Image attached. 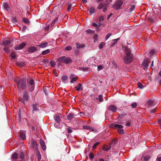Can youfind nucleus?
I'll use <instances>...</instances> for the list:
<instances>
[{"mask_svg": "<svg viewBox=\"0 0 161 161\" xmlns=\"http://www.w3.org/2000/svg\"><path fill=\"white\" fill-rule=\"evenodd\" d=\"M17 83L18 88L19 90L23 89L26 87V80L24 79H17L15 80Z\"/></svg>", "mask_w": 161, "mask_h": 161, "instance_id": "nucleus-1", "label": "nucleus"}, {"mask_svg": "<svg viewBox=\"0 0 161 161\" xmlns=\"http://www.w3.org/2000/svg\"><path fill=\"white\" fill-rule=\"evenodd\" d=\"M58 62L67 64L71 62V60L70 58L66 57L63 56L59 58L58 59Z\"/></svg>", "mask_w": 161, "mask_h": 161, "instance_id": "nucleus-2", "label": "nucleus"}, {"mask_svg": "<svg viewBox=\"0 0 161 161\" xmlns=\"http://www.w3.org/2000/svg\"><path fill=\"white\" fill-rule=\"evenodd\" d=\"M113 127H114L116 129H118V132L119 134H123L124 133V131L122 129L123 126L122 125L118 124H114L113 125Z\"/></svg>", "mask_w": 161, "mask_h": 161, "instance_id": "nucleus-3", "label": "nucleus"}, {"mask_svg": "<svg viewBox=\"0 0 161 161\" xmlns=\"http://www.w3.org/2000/svg\"><path fill=\"white\" fill-rule=\"evenodd\" d=\"M123 3V2L122 1L118 0L115 2V4L113 6V8L116 9H119Z\"/></svg>", "mask_w": 161, "mask_h": 161, "instance_id": "nucleus-4", "label": "nucleus"}, {"mask_svg": "<svg viewBox=\"0 0 161 161\" xmlns=\"http://www.w3.org/2000/svg\"><path fill=\"white\" fill-rule=\"evenodd\" d=\"M133 60L132 56L130 55L127 56L126 55L124 58V60L126 64H128L131 63Z\"/></svg>", "mask_w": 161, "mask_h": 161, "instance_id": "nucleus-5", "label": "nucleus"}, {"mask_svg": "<svg viewBox=\"0 0 161 161\" xmlns=\"http://www.w3.org/2000/svg\"><path fill=\"white\" fill-rule=\"evenodd\" d=\"M157 104L156 102L152 99L149 100L147 102V105L148 107H152Z\"/></svg>", "mask_w": 161, "mask_h": 161, "instance_id": "nucleus-6", "label": "nucleus"}, {"mask_svg": "<svg viewBox=\"0 0 161 161\" xmlns=\"http://www.w3.org/2000/svg\"><path fill=\"white\" fill-rule=\"evenodd\" d=\"M148 65V62L147 59H145L143 61L142 66L144 67V69H147Z\"/></svg>", "mask_w": 161, "mask_h": 161, "instance_id": "nucleus-7", "label": "nucleus"}, {"mask_svg": "<svg viewBox=\"0 0 161 161\" xmlns=\"http://www.w3.org/2000/svg\"><path fill=\"white\" fill-rule=\"evenodd\" d=\"M26 45V44L25 42H23L18 46L16 47H15V49L17 50L21 49H22Z\"/></svg>", "mask_w": 161, "mask_h": 161, "instance_id": "nucleus-8", "label": "nucleus"}, {"mask_svg": "<svg viewBox=\"0 0 161 161\" xmlns=\"http://www.w3.org/2000/svg\"><path fill=\"white\" fill-rule=\"evenodd\" d=\"M40 143L42 149L45 150L46 149V146L45 143L43 141L42 139L40 140Z\"/></svg>", "mask_w": 161, "mask_h": 161, "instance_id": "nucleus-9", "label": "nucleus"}, {"mask_svg": "<svg viewBox=\"0 0 161 161\" xmlns=\"http://www.w3.org/2000/svg\"><path fill=\"white\" fill-rule=\"evenodd\" d=\"M108 109L113 112H115L117 110V108L114 105H112L108 107Z\"/></svg>", "mask_w": 161, "mask_h": 161, "instance_id": "nucleus-10", "label": "nucleus"}, {"mask_svg": "<svg viewBox=\"0 0 161 161\" xmlns=\"http://www.w3.org/2000/svg\"><path fill=\"white\" fill-rule=\"evenodd\" d=\"M125 53L126 55L127 56H130V55L132 56L131 53V51L130 49L126 47L125 48Z\"/></svg>", "mask_w": 161, "mask_h": 161, "instance_id": "nucleus-11", "label": "nucleus"}, {"mask_svg": "<svg viewBox=\"0 0 161 161\" xmlns=\"http://www.w3.org/2000/svg\"><path fill=\"white\" fill-rule=\"evenodd\" d=\"M25 132H26L25 131H22L20 132V136L23 140L25 139L26 138Z\"/></svg>", "mask_w": 161, "mask_h": 161, "instance_id": "nucleus-12", "label": "nucleus"}, {"mask_svg": "<svg viewBox=\"0 0 161 161\" xmlns=\"http://www.w3.org/2000/svg\"><path fill=\"white\" fill-rule=\"evenodd\" d=\"M70 78L71 79V80L70 81V82L71 83H73L75 81H76L78 79V77L77 76H74L73 75H71L70 76Z\"/></svg>", "mask_w": 161, "mask_h": 161, "instance_id": "nucleus-13", "label": "nucleus"}, {"mask_svg": "<svg viewBox=\"0 0 161 161\" xmlns=\"http://www.w3.org/2000/svg\"><path fill=\"white\" fill-rule=\"evenodd\" d=\"M28 51L31 53H33L36 50V48L35 47H31L28 49Z\"/></svg>", "mask_w": 161, "mask_h": 161, "instance_id": "nucleus-14", "label": "nucleus"}, {"mask_svg": "<svg viewBox=\"0 0 161 161\" xmlns=\"http://www.w3.org/2000/svg\"><path fill=\"white\" fill-rule=\"evenodd\" d=\"M31 144L33 147L35 149H37L38 144L37 142L35 140H33L31 142Z\"/></svg>", "mask_w": 161, "mask_h": 161, "instance_id": "nucleus-15", "label": "nucleus"}, {"mask_svg": "<svg viewBox=\"0 0 161 161\" xmlns=\"http://www.w3.org/2000/svg\"><path fill=\"white\" fill-rule=\"evenodd\" d=\"M88 11L90 14H92L94 13L95 10L94 7H92L89 8Z\"/></svg>", "mask_w": 161, "mask_h": 161, "instance_id": "nucleus-16", "label": "nucleus"}, {"mask_svg": "<svg viewBox=\"0 0 161 161\" xmlns=\"http://www.w3.org/2000/svg\"><path fill=\"white\" fill-rule=\"evenodd\" d=\"M150 158L149 156H143L142 158V161H148Z\"/></svg>", "mask_w": 161, "mask_h": 161, "instance_id": "nucleus-17", "label": "nucleus"}, {"mask_svg": "<svg viewBox=\"0 0 161 161\" xmlns=\"http://www.w3.org/2000/svg\"><path fill=\"white\" fill-rule=\"evenodd\" d=\"M75 88L76 89V90L78 91H79L80 90H82V85L80 83H79L78 84L77 86L75 87Z\"/></svg>", "mask_w": 161, "mask_h": 161, "instance_id": "nucleus-18", "label": "nucleus"}, {"mask_svg": "<svg viewBox=\"0 0 161 161\" xmlns=\"http://www.w3.org/2000/svg\"><path fill=\"white\" fill-rule=\"evenodd\" d=\"M11 43V41L8 40L4 41L3 42V44L4 46L9 45Z\"/></svg>", "mask_w": 161, "mask_h": 161, "instance_id": "nucleus-19", "label": "nucleus"}, {"mask_svg": "<svg viewBox=\"0 0 161 161\" xmlns=\"http://www.w3.org/2000/svg\"><path fill=\"white\" fill-rule=\"evenodd\" d=\"M48 45V43L47 42H45L39 45H38L37 46L41 48H43L45 47Z\"/></svg>", "mask_w": 161, "mask_h": 161, "instance_id": "nucleus-20", "label": "nucleus"}, {"mask_svg": "<svg viewBox=\"0 0 161 161\" xmlns=\"http://www.w3.org/2000/svg\"><path fill=\"white\" fill-rule=\"evenodd\" d=\"M3 50L7 54H8L10 53V49L8 47H5L3 48Z\"/></svg>", "mask_w": 161, "mask_h": 161, "instance_id": "nucleus-21", "label": "nucleus"}, {"mask_svg": "<svg viewBox=\"0 0 161 161\" xmlns=\"http://www.w3.org/2000/svg\"><path fill=\"white\" fill-rule=\"evenodd\" d=\"M3 7L7 11L9 10V8L8 7V5L7 3H4L3 4Z\"/></svg>", "mask_w": 161, "mask_h": 161, "instance_id": "nucleus-22", "label": "nucleus"}, {"mask_svg": "<svg viewBox=\"0 0 161 161\" xmlns=\"http://www.w3.org/2000/svg\"><path fill=\"white\" fill-rule=\"evenodd\" d=\"M54 119L55 121L57 123H59L60 122V117L58 116H56L54 117Z\"/></svg>", "mask_w": 161, "mask_h": 161, "instance_id": "nucleus-23", "label": "nucleus"}, {"mask_svg": "<svg viewBox=\"0 0 161 161\" xmlns=\"http://www.w3.org/2000/svg\"><path fill=\"white\" fill-rule=\"evenodd\" d=\"M83 128L85 129H86L92 130H93V128L92 127L89 126L85 125L83 126Z\"/></svg>", "mask_w": 161, "mask_h": 161, "instance_id": "nucleus-24", "label": "nucleus"}, {"mask_svg": "<svg viewBox=\"0 0 161 161\" xmlns=\"http://www.w3.org/2000/svg\"><path fill=\"white\" fill-rule=\"evenodd\" d=\"M86 32L87 34H93L95 32V31H94L90 29L87 30V31H86Z\"/></svg>", "mask_w": 161, "mask_h": 161, "instance_id": "nucleus-25", "label": "nucleus"}, {"mask_svg": "<svg viewBox=\"0 0 161 161\" xmlns=\"http://www.w3.org/2000/svg\"><path fill=\"white\" fill-rule=\"evenodd\" d=\"M28 94L26 92H25L23 94V98L25 100H27L28 99Z\"/></svg>", "mask_w": 161, "mask_h": 161, "instance_id": "nucleus-26", "label": "nucleus"}, {"mask_svg": "<svg viewBox=\"0 0 161 161\" xmlns=\"http://www.w3.org/2000/svg\"><path fill=\"white\" fill-rule=\"evenodd\" d=\"M92 25L93 26L96 27L97 28H99V26H100L101 25L100 24L99 25H98L97 24L95 23H93L92 24Z\"/></svg>", "mask_w": 161, "mask_h": 161, "instance_id": "nucleus-27", "label": "nucleus"}, {"mask_svg": "<svg viewBox=\"0 0 161 161\" xmlns=\"http://www.w3.org/2000/svg\"><path fill=\"white\" fill-rule=\"evenodd\" d=\"M67 79V77L66 76H64L62 77V80L63 82H66Z\"/></svg>", "mask_w": 161, "mask_h": 161, "instance_id": "nucleus-28", "label": "nucleus"}, {"mask_svg": "<svg viewBox=\"0 0 161 161\" xmlns=\"http://www.w3.org/2000/svg\"><path fill=\"white\" fill-rule=\"evenodd\" d=\"M50 50L49 49H47L45 51H42V53L43 55H45L49 53L50 52Z\"/></svg>", "mask_w": 161, "mask_h": 161, "instance_id": "nucleus-29", "label": "nucleus"}, {"mask_svg": "<svg viewBox=\"0 0 161 161\" xmlns=\"http://www.w3.org/2000/svg\"><path fill=\"white\" fill-rule=\"evenodd\" d=\"M37 156L38 161H40L41 158V156L40 153L39 151H38Z\"/></svg>", "mask_w": 161, "mask_h": 161, "instance_id": "nucleus-30", "label": "nucleus"}, {"mask_svg": "<svg viewBox=\"0 0 161 161\" xmlns=\"http://www.w3.org/2000/svg\"><path fill=\"white\" fill-rule=\"evenodd\" d=\"M10 56L12 59H14L16 57V55L15 53H12L10 54Z\"/></svg>", "mask_w": 161, "mask_h": 161, "instance_id": "nucleus-31", "label": "nucleus"}, {"mask_svg": "<svg viewBox=\"0 0 161 161\" xmlns=\"http://www.w3.org/2000/svg\"><path fill=\"white\" fill-rule=\"evenodd\" d=\"M50 64L52 67H54L56 65L55 62L54 61H51L50 62Z\"/></svg>", "mask_w": 161, "mask_h": 161, "instance_id": "nucleus-32", "label": "nucleus"}, {"mask_svg": "<svg viewBox=\"0 0 161 161\" xmlns=\"http://www.w3.org/2000/svg\"><path fill=\"white\" fill-rule=\"evenodd\" d=\"M110 148L108 147L105 146H103V150L105 151H108Z\"/></svg>", "mask_w": 161, "mask_h": 161, "instance_id": "nucleus-33", "label": "nucleus"}, {"mask_svg": "<svg viewBox=\"0 0 161 161\" xmlns=\"http://www.w3.org/2000/svg\"><path fill=\"white\" fill-rule=\"evenodd\" d=\"M32 106L33 108V111H36L38 109L36 107V105H35V104H33L32 105Z\"/></svg>", "mask_w": 161, "mask_h": 161, "instance_id": "nucleus-34", "label": "nucleus"}, {"mask_svg": "<svg viewBox=\"0 0 161 161\" xmlns=\"http://www.w3.org/2000/svg\"><path fill=\"white\" fill-rule=\"evenodd\" d=\"M99 100L100 102H102L103 101V96L102 95H99L98 97Z\"/></svg>", "mask_w": 161, "mask_h": 161, "instance_id": "nucleus-35", "label": "nucleus"}, {"mask_svg": "<svg viewBox=\"0 0 161 161\" xmlns=\"http://www.w3.org/2000/svg\"><path fill=\"white\" fill-rule=\"evenodd\" d=\"M104 7V5L103 4L101 3L98 6L97 8L98 9H101Z\"/></svg>", "mask_w": 161, "mask_h": 161, "instance_id": "nucleus-36", "label": "nucleus"}, {"mask_svg": "<svg viewBox=\"0 0 161 161\" xmlns=\"http://www.w3.org/2000/svg\"><path fill=\"white\" fill-rule=\"evenodd\" d=\"M24 154L22 153H21L19 155V158L20 159H23L24 158Z\"/></svg>", "mask_w": 161, "mask_h": 161, "instance_id": "nucleus-37", "label": "nucleus"}, {"mask_svg": "<svg viewBox=\"0 0 161 161\" xmlns=\"http://www.w3.org/2000/svg\"><path fill=\"white\" fill-rule=\"evenodd\" d=\"M23 20L24 22L27 24L29 23V21L26 18H23Z\"/></svg>", "mask_w": 161, "mask_h": 161, "instance_id": "nucleus-38", "label": "nucleus"}, {"mask_svg": "<svg viewBox=\"0 0 161 161\" xmlns=\"http://www.w3.org/2000/svg\"><path fill=\"white\" fill-rule=\"evenodd\" d=\"M76 47L78 48H80V47H84V45H80L78 43H76Z\"/></svg>", "mask_w": 161, "mask_h": 161, "instance_id": "nucleus-39", "label": "nucleus"}, {"mask_svg": "<svg viewBox=\"0 0 161 161\" xmlns=\"http://www.w3.org/2000/svg\"><path fill=\"white\" fill-rule=\"evenodd\" d=\"M105 45V43L103 42H101L99 45V48L100 49H101L102 48L103 46H104Z\"/></svg>", "mask_w": 161, "mask_h": 161, "instance_id": "nucleus-40", "label": "nucleus"}, {"mask_svg": "<svg viewBox=\"0 0 161 161\" xmlns=\"http://www.w3.org/2000/svg\"><path fill=\"white\" fill-rule=\"evenodd\" d=\"M99 142H97L95 143L93 146V148L94 149L96 148V146L99 145Z\"/></svg>", "mask_w": 161, "mask_h": 161, "instance_id": "nucleus-41", "label": "nucleus"}, {"mask_svg": "<svg viewBox=\"0 0 161 161\" xmlns=\"http://www.w3.org/2000/svg\"><path fill=\"white\" fill-rule=\"evenodd\" d=\"M131 107L134 108H135L137 106V104L136 103H134L131 104Z\"/></svg>", "mask_w": 161, "mask_h": 161, "instance_id": "nucleus-42", "label": "nucleus"}, {"mask_svg": "<svg viewBox=\"0 0 161 161\" xmlns=\"http://www.w3.org/2000/svg\"><path fill=\"white\" fill-rule=\"evenodd\" d=\"M28 83L31 86H32L34 84V80H30L28 82Z\"/></svg>", "mask_w": 161, "mask_h": 161, "instance_id": "nucleus-43", "label": "nucleus"}, {"mask_svg": "<svg viewBox=\"0 0 161 161\" xmlns=\"http://www.w3.org/2000/svg\"><path fill=\"white\" fill-rule=\"evenodd\" d=\"M103 69V67L102 65H99L97 67L98 71H100Z\"/></svg>", "mask_w": 161, "mask_h": 161, "instance_id": "nucleus-44", "label": "nucleus"}, {"mask_svg": "<svg viewBox=\"0 0 161 161\" xmlns=\"http://www.w3.org/2000/svg\"><path fill=\"white\" fill-rule=\"evenodd\" d=\"M68 7L67 11H69L70 10L72 6H71V4L70 3H68Z\"/></svg>", "mask_w": 161, "mask_h": 161, "instance_id": "nucleus-45", "label": "nucleus"}, {"mask_svg": "<svg viewBox=\"0 0 161 161\" xmlns=\"http://www.w3.org/2000/svg\"><path fill=\"white\" fill-rule=\"evenodd\" d=\"M138 87L139 88H140L142 89L143 88V85L142 84L140 83V82H139L138 83Z\"/></svg>", "mask_w": 161, "mask_h": 161, "instance_id": "nucleus-46", "label": "nucleus"}, {"mask_svg": "<svg viewBox=\"0 0 161 161\" xmlns=\"http://www.w3.org/2000/svg\"><path fill=\"white\" fill-rule=\"evenodd\" d=\"M72 49V48L71 47V46H67L66 48H65V50H68V51H69V50H71Z\"/></svg>", "mask_w": 161, "mask_h": 161, "instance_id": "nucleus-47", "label": "nucleus"}, {"mask_svg": "<svg viewBox=\"0 0 161 161\" xmlns=\"http://www.w3.org/2000/svg\"><path fill=\"white\" fill-rule=\"evenodd\" d=\"M125 126H130V123L129 121H127L125 124Z\"/></svg>", "mask_w": 161, "mask_h": 161, "instance_id": "nucleus-48", "label": "nucleus"}, {"mask_svg": "<svg viewBox=\"0 0 161 161\" xmlns=\"http://www.w3.org/2000/svg\"><path fill=\"white\" fill-rule=\"evenodd\" d=\"M112 2V0H106V4H105L104 5L107 6L109 3L110 2Z\"/></svg>", "mask_w": 161, "mask_h": 161, "instance_id": "nucleus-49", "label": "nucleus"}, {"mask_svg": "<svg viewBox=\"0 0 161 161\" xmlns=\"http://www.w3.org/2000/svg\"><path fill=\"white\" fill-rule=\"evenodd\" d=\"M73 115L72 114H70L68 116V118L69 119H71L73 118Z\"/></svg>", "mask_w": 161, "mask_h": 161, "instance_id": "nucleus-50", "label": "nucleus"}, {"mask_svg": "<svg viewBox=\"0 0 161 161\" xmlns=\"http://www.w3.org/2000/svg\"><path fill=\"white\" fill-rule=\"evenodd\" d=\"M89 157L91 159H93L94 158V155L92 153H90L89 155Z\"/></svg>", "mask_w": 161, "mask_h": 161, "instance_id": "nucleus-51", "label": "nucleus"}, {"mask_svg": "<svg viewBox=\"0 0 161 161\" xmlns=\"http://www.w3.org/2000/svg\"><path fill=\"white\" fill-rule=\"evenodd\" d=\"M27 28L26 26H23L22 28V31L23 32L25 31L26 30Z\"/></svg>", "mask_w": 161, "mask_h": 161, "instance_id": "nucleus-52", "label": "nucleus"}, {"mask_svg": "<svg viewBox=\"0 0 161 161\" xmlns=\"http://www.w3.org/2000/svg\"><path fill=\"white\" fill-rule=\"evenodd\" d=\"M112 35V34L111 33H109V34H108L106 36V39L107 40L108 39L109 37L111 36Z\"/></svg>", "mask_w": 161, "mask_h": 161, "instance_id": "nucleus-53", "label": "nucleus"}, {"mask_svg": "<svg viewBox=\"0 0 161 161\" xmlns=\"http://www.w3.org/2000/svg\"><path fill=\"white\" fill-rule=\"evenodd\" d=\"M104 19V17L103 16H101L99 18V20L100 21L103 20Z\"/></svg>", "mask_w": 161, "mask_h": 161, "instance_id": "nucleus-54", "label": "nucleus"}, {"mask_svg": "<svg viewBox=\"0 0 161 161\" xmlns=\"http://www.w3.org/2000/svg\"><path fill=\"white\" fill-rule=\"evenodd\" d=\"M98 36L97 35H95L94 36V38L95 40H97L98 38Z\"/></svg>", "mask_w": 161, "mask_h": 161, "instance_id": "nucleus-55", "label": "nucleus"}, {"mask_svg": "<svg viewBox=\"0 0 161 161\" xmlns=\"http://www.w3.org/2000/svg\"><path fill=\"white\" fill-rule=\"evenodd\" d=\"M135 8V7L134 6V5H132V6H131V7L130 8V11H132Z\"/></svg>", "mask_w": 161, "mask_h": 161, "instance_id": "nucleus-56", "label": "nucleus"}, {"mask_svg": "<svg viewBox=\"0 0 161 161\" xmlns=\"http://www.w3.org/2000/svg\"><path fill=\"white\" fill-rule=\"evenodd\" d=\"M12 21L14 23H15L16 22V20L15 18L13 19H12Z\"/></svg>", "mask_w": 161, "mask_h": 161, "instance_id": "nucleus-57", "label": "nucleus"}, {"mask_svg": "<svg viewBox=\"0 0 161 161\" xmlns=\"http://www.w3.org/2000/svg\"><path fill=\"white\" fill-rule=\"evenodd\" d=\"M67 131H68V133H70L72 132V130L70 129H68Z\"/></svg>", "mask_w": 161, "mask_h": 161, "instance_id": "nucleus-58", "label": "nucleus"}, {"mask_svg": "<svg viewBox=\"0 0 161 161\" xmlns=\"http://www.w3.org/2000/svg\"><path fill=\"white\" fill-rule=\"evenodd\" d=\"M53 74L54 75H56L57 72H56V70H55V69L53 70Z\"/></svg>", "mask_w": 161, "mask_h": 161, "instance_id": "nucleus-59", "label": "nucleus"}, {"mask_svg": "<svg viewBox=\"0 0 161 161\" xmlns=\"http://www.w3.org/2000/svg\"><path fill=\"white\" fill-rule=\"evenodd\" d=\"M119 38H117L116 39H114L112 40L113 41H115L116 43H117V41L119 40Z\"/></svg>", "mask_w": 161, "mask_h": 161, "instance_id": "nucleus-60", "label": "nucleus"}, {"mask_svg": "<svg viewBox=\"0 0 161 161\" xmlns=\"http://www.w3.org/2000/svg\"><path fill=\"white\" fill-rule=\"evenodd\" d=\"M25 100V99H24L23 98H22V99H21V100H20V101L21 102H22L24 104V100Z\"/></svg>", "mask_w": 161, "mask_h": 161, "instance_id": "nucleus-61", "label": "nucleus"}, {"mask_svg": "<svg viewBox=\"0 0 161 161\" xmlns=\"http://www.w3.org/2000/svg\"><path fill=\"white\" fill-rule=\"evenodd\" d=\"M157 159L158 161H161V157H158Z\"/></svg>", "mask_w": 161, "mask_h": 161, "instance_id": "nucleus-62", "label": "nucleus"}, {"mask_svg": "<svg viewBox=\"0 0 161 161\" xmlns=\"http://www.w3.org/2000/svg\"><path fill=\"white\" fill-rule=\"evenodd\" d=\"M49 26H46L45 28V30H46V31H47L48 30V28H49Z\"/></svg>", "mask_w": 161, "mask_h": 161, "instance_id": "nucleus-63", "label": "nucleus"}, {"mask_svg": "<svg viewBox=\"0 0 161 161\" xmlns=\"http://www.w3.org/2000/svg\"><path fill=\"white\" fill-rule=\"evenodd\" d=\"M107 10V8H104L103 9V11L105 12Z\"/></svg>", "mask_w": 161, "mask_h": 161, "instance_id": "nucleus-64", "label": "nucleus"}]
</instances>
